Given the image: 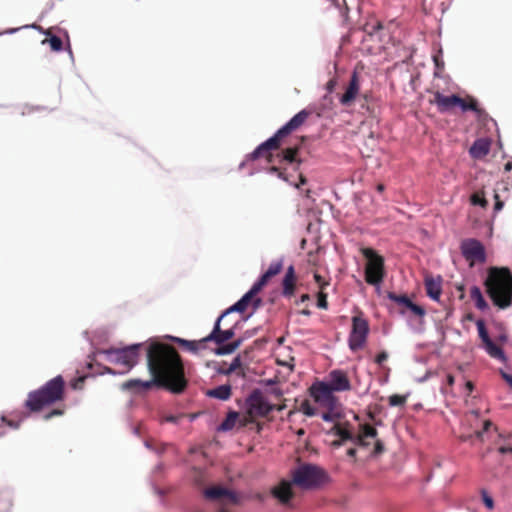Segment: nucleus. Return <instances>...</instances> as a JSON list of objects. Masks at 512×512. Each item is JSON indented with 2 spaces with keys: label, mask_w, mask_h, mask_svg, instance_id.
Segmentation results:
<instances>
[{
  "label": "nucleus",
  "mask_w": 512,
  "mask_h": 512,
  "mask_svg": "<svg viewBox=\"0 0 512 512\" xmlns=\"http://www.w3.org/2000/svg\"><path fill=\"white\" fill-rule=\"evenodd\" d=\"M175 341L179 345H181L182 347H184L185 349H187L188 351L193 352V353H196V352H198L199 349L203 348L204 343L206 342V341H204V338L201 339L200 341H190V340H185V339H181V338H175Z\"/></svg>",
  "instance_id": "31"
},
{
  "label": "nucleus",
  "mask_w": 512,
  "mask_h": 512,
  "mask_svg": "<svg viewBox=\"0 0 512 512\" xmlns=\"http://www.w3.org/2000/svg\"><path fill=\"white\" fill-rule=\"evenodd\" d=\"M476 325H477L479 336H480L481 340L483 341V343L490 341L491 339L488 335V332L486 330L484 322L482 320H479V321H477Z\"/></svg>",
  "instance_id": "39"
},
{
  "label": "nucleus",
  "mask_w": 512,
  "mask_h": 512,
  "mask_svg": "<svg viewBox=\"0 0 512 512\" xmlns=\"http://www.w3.org/2000/svg\"><path fill=\"white\" fill-rule=\"evenodd\" d=\"M446 381H447V384L449 386H452L454 384V382H455V378H454L453 375L448 374L447 377H446Z\"/></svg>",
  "instance_id": "59"
},
{
  "label": "nucleus",
  "mask_w": 512,
  "mask_h": 512,
  "mask_svg": "<svg viewBox=\"0 0 512 512\" xmlns=\"http://www.w3.org/2000/svg\"><path fill=\"white\" fill-rule=\"evenodd\" d=\"M310 299V296L309 294H303L300 298V301L301 302H305V301H308Z\"/></svg>",
  "instance_id": "64"
},
{
  "label": "nucleus",
  "mask_w": 512,
  "mask_h": 512,
  "mask_svg": "<svg viewBox=\"0 0 512 512\" xmlns=\"http://www.w3.org/2000/svg\"><path fill=\"white\" fill-rule=\"evenodd\" d=\"M332 432L339 436L340 437V440L339 441H334L333 444L335 446H340L342 444L343 441H346V440H354V437H353V434L352 432L345 426H343L342 424L340 423H336L333 428H332Z\"/></svg>",
  "instance_id": "28"
},
{
  "label": "nucleus",
  "mask_w": 512,
  "mask_h": 512,
  "mask_svg": "<svg viewBox=\"0 0 512 512\" xmlns=\"http://www.w3.org/2000/svg\"><path fill=\"white\" fill-rule=\"evenodd\" d=\"M274 408L275 405L269 403L260 390H253L246 399V414L241 425L246 426L257 418L267 417Z\"/></svg>",
  "instance_id": "6"
},
{
  "label": "nucleus",
  "mask_w": 512,
  "mask_h": 512,
  "mask_svg": "<svg viewBox=\"0 0 512 512\" xmlns=\"http://www.w3.org/2000/svg\"><path fill=\"white\" fill-rule=\"evenodd\" d=\"M231 386L226 385H220L216 388L210 389L207 391L206 395L211 398H216L219 400L226 401L231 397Z\"/></svg>",
  "instance_id": "27"
},
{
  "label": "nucleus",
  "mask_w": 512,
  "mask_h": 512,
  "mask_svg": "<svg viewBox=\"0 0 512 512\" xmlns=\"http://www.w3.org/2000/svg\"><path fill=\"white\" fill-rule=\"evenodd\" d=\"M260 291L261 289L254 284L240 300L223 312L224 315L232 312L244 313L250 307L252 308V313L255 312L262 304L261 298L258 297Z\"/></svg>",
  "instance_id": "10"
},
{
  "label": "nucleus",
  "mask_w": 512,
  "mask_h": 512,
  "mask_svg": "<svg viewBox=\"0 0 512 512\" xmlns=\"http://www.w3.org/2000/svg\"><path fill=\"white\" fill-rule=\"evenodd\" d=\"M283 269V260H277L270 264L267 271L254 284L261 290L269 282V280L278 275Z\"/></svg>",
  "instance_id": "22"
},
{
  "label": "nucleus",
  "mask_w": 512,
  "mask_h": 512,
  "mask_svg": "<svg viewBox=\"0 0 512 512\" xmlns=\"http://www.w3.org/2000/svg\"><path fill=\"white\" fill-rule=\"evenodd\" d=\"M347 455L350 456V457H354L356 455V449L355 448H350L347 450Z\"/></svg>",
  "instance_id": "60"
},
{
  "label": "nucleus",
  "mask_w": 512,
  "mask_h": 512,
  "mask_svg": "<svg viewBox=\"0 0 512 512\" xmlns=\"http://www.w3.org/2000/svg\"><path fill=\"white\" fill-rule=\"evenodd\" d=\"M147 368L156 381V386L163 387L174 394L183 393L188 386L185 367L175 347L160 342L149 344L146 349Z\"/></svg>",
  "instance_id": "1"
},
{
  "label": "nucleus",
  "mask_w": 512,
  "mask_h": 512,
  "mask_svg": "<svg viewBox=\"0 0 512 512\" xmlns=\"http://www.w3.org/2000/svg\"><path fill=\"white\" fill-rule=\"evenodd\" d=\"M144 344H132L124 348L103 349L97 352L98 355H105L106 360L112 364L122 366V373L129 372L135 367L140 359V351Z\"/></svg>",
  "instance_id": "4"
},
{
  "label": "nucleus",
  "mask_w": 512,
  "mask_h": 512,
  "mask_svg": "<svg viewBox=\"0 0 512 512\" xmlns=\"http://www.w3.org/2000/svg\"><path fill=\"white\" fill-rule=\"evenodd\" d=\"M387 297L399 306L401 313H405L406 310H409L418 317H424L426 314V311L422 306L413 303L405 294L398 295L394 292H388Z\"/></svg>",
  "instance_id": "13"
},
{
  "label": "nucleus",
  "mask_w": 512,
  "mask_h": 512,
  "mask_svg": "<svg viewBox=\"0 0 512 512\" xmlns=\"http://www.w3.org/2000/svg\"><path fill=\"white\" fill-rule=\"evenodd\" d=\"M498 452L500 454H506V453H511L512 454V446H509V445H500L498 447Z\"/></svg>",
  "instance_id": "52"
},
{
  "label": "nucleus",
  "mask_w": 512,
  "mask_h": 512,
  "mask_svg": "<svg viewBox=\"0 0 512 512\" xmlns=\"http://www.w3.org/2000/svg\"><path fill=\"white\" fill-rule=\"evenodd\" d=\"M388 359V353L386 351H382L380 352L376 358H375V362L378 364V365H382L386 360Z\"/></svg>",
  "instance_id": "46"
},
{
  "label": "nucleus",
  "mask_w": 512,
  "mask_h": 512,
  "mask_svg": "<svg viewBox=\"0 0 512 512\" xmlns=\"http://www.w3.org/2000/svg\"><path fill=\"white\" fill-rule=\"evenodd\" d=\"M468 110H471V111H474V112H479L478 103L472 97L468 98Z\"/></svg>",
  "instance_id": "47"
},
{
  "label": "nucleus",
  "mask_w": 512,
  "mask_h": 512,
  "mask_svg": "<svg viewBox=\"0 0 512 512\" xmlns=\"http://www.w3.org/2000/svg\"><path fill=\"white\" fill-rule=\"evenodd\" d=\"M482 499H483L485 506L489 510H492L494 508V501H493L492 497L489 496L486 491H482Z\"/></svg>",
  "instance_id": "43"
},
{
  "label": "nucleus",
  "mask_w": 512,
  "mask_h": 512,
  "mask_svg": "<svg viewBox=\"0 0 512 512\" xmlns=\"http://www.w3.org/2000/svg\"><path fill=\"white\" fill-rule=\"evenodd\" d=\"M322 419L326 422H331L334 419V415L331 412H325L322 414Z\"/></svg>",
  "instance_id": "58"
},
{
  "label": "nucleus",
  "mask_w": 512,
  "mask_h": 512,
  "mask_svg": "<svg viewBox=\"0 0 512 512\" xmlns=\"http://www.w3.org/2000/svg\"><path fill=\"white\" fill-rule=\"evenodd\" d=\"M282 144V141L277 137L276 134L260 144L251 154V160H257L259 158H266L270 161L271 151L277 150Z\"/></svg>",
  "instance_id": "15"
},
{
  "label": "nucleus",
  "mask_w": 512,
  "mask_h": 512,
  "mask_svg": "<svg viewBox=\"0 0 512 512\" xmlns=\"http://www.w3.org/2000/svg\"><path fill=\"white\" fill-rule=\"evenodd\" d=\"M84 380H85V377H79V378L75 379L72 382V387L74 389H81L83 387Z\"/></svg>",
  "instance_id": "50"
},
{
  "label": "nucleus",
  "mask_w": 512,
  "mask_h": 512,
  "mask_svg": "<svg viewBox=\"0 0 512 512\" xmlns=\"http://www.w3.org/2000/svg\"><path fill=\"white\" fill-rule=\"evenodd\" d=\"M241 365L242 364H241L240 357L237 356L233 359L231 364L227 367V371H220V374L230 375L233 372H237L238 375L244 376L245 373H244L243 369L241 368Z\"/></svg>",
  "instance_id": "34"
},
{
  "label": "nucleus",
  "mask_w": 512,
  "mask_h": 512,
  "mask_svg": "<svg viewBox=\"0 0 512 512\" xmlns=\"http://www.w3.org/2000/svg\"><path fill=\"white\" fill-rule=\"evenodd\" d=\"M65 396V381L58 375L37 390L31 391L25 401L30 412H40L43 408L62 401Z\"/></svg>",
  "instance_id": "3"
},
{
  "label": "nucleus",
  "mask_w": 512,
  "mask_h": 512,
  "mask_svg": "<svg viewBox=\"0 0 512 512\" xmlns=\"http://www.w3.org/2000/svg\"><path fill=\"white\" fill-rule=\"evenodd\" d=\"M295 285H296V276H295V270L294 267L291 265L288 267L285 277L282 281V294L285 297H291L294 295L295 292Z\"/></svg>",
  "instance_id": "23"
},
{
  "label": "nucleus",
  "mask_w": 512,
  "mask_h": 512,
  "mask_svg": "<svg viewBox=\"0 0 512 512\" xmlns=\"http://www.w3.org/2000/svg\"><path fill=\"white\" fill-rule=\"evenodd\" d=\"M426 294L435 301H438L441 293H442V287H441V278H434L432 276L425 277L424 281Z\"/></svg>",
  "instance_id": "21"
},
{
  "label": "nucleus",
  "mask_w": 512,
  "mask_h": 512,
  "mask_svg": "<svg viewBox=\"0 0 512 512\" xmlns=\"http://www.w3.org/2000/svg\"><path fill=\"white\" fill-rule=\"evenodd\" d=\"M292 483L303 489H313L322 485L326 479L325 471L313 464H303L291 472Z\"/></svg>",
  "instance_id": "5"
},
{
  "label": "nucleus",
  "mask_w": 512,
  "mask_h": 512,
  "mask_svg": "<svg viewBox=\"0 0 512 512\" xmlns=\"http://www.w3.org/2000/svg\"><path fill=\"white\" fill-rule=\"evenodd\" d=\"M359 92H360L359 75L357 72H353L350 77L349 83L345 89V92L339 98V102L343 106H350L356 100V97L358 96Z\"/></svg>",
  "instance_id": "14"
},
{
  "label": "nucleus",
  "mask_w": 512,
  "mask_h": 512,
  "mask_svg": "<svg viewBox=\"0 0 512 512\" xmlns=\"http://www.w3.org/2000/svg\"><path fill=\"white\" fill-rule=\"evenodd\" d=\"M376 190L379 192V193H382L384 190H385V186L383 184H378L376 186Z\"/></svg>",
  "instance_id": "63"
},
{
  "label": "nucleus",
  "mask_w": 512,
  "mask_h": 512,
  "mask_svg": "<svg viewBox=\"0 0 512 512\" xmlns=\"http://www.w3.org/2000/svg\"><path fill=\"white\" fill-rule=\"evenodd\" d=\"M460 250L469 263L470 267L476 264H483L486 262V250L484 245L475 238H467L462 240Z\"/></svg>",
  "instance_id": "8"
},
{
  "label": "nucleus",
  "mask_w": 512,
  "mask_h": 512,
  "mask_svg": "<svg viewBox=\"0 0 512 512\" xmlns=\"http://www.w3.org/2000/svg\"><path fill=\"white\" fill-rule=\"evenodd\" d=\"M298 146L288 147L283 151V159L289 163H293L296 161V156L298 153Z\"/></svg>",
  "instance_id": "35"
},
{
  "label": "nucleus",
  "mask_w": 512,
  "mask_h": 512,
  "mask_svg": "<svg viewBox=\"0 0 512 512\" xmlns=\"http://www.w3.org/2000/svg\"><path fill=\"white\" fill-rule=\"evenodd\" d=\"M335 85H336V81H335V79H331V80H329V81L327 82V84H326V89H327V91L331 93V92L334 90Z\"/></svg>",
  "instance_id": "57"
},
{
  "label": "nucleus",
  "mask_w": 512,
  "mask_h": 512,
  "mask_svg": "<svg viewBox=\"0 0 512 512\" xmlns=\"http://www.w3.org/2000/svg\"><path fill=\"white\" fill-rule=\"evenodd\" d=\"M317 306L321 309H327L328 307L327 294L322 290L317 295Z\"/></svg>",
  "instance_id": "41"
},
{
  "label": "nucleus",
  "mask_w": 512,
  "mask_h": 512,
  "mask_svg": "<svg viewBox=\"0 0 512 512\" xmlns=\"http://www.w3.org/2000/svg\"><path fill=\"white\" fill-rule=\"evenodd\" d=\"M470 297L475 302V306L479 310L483 311V310L488 308V304L485 301V299H484V297L482 295V292H481V290H480V288L478 286H473L470 289Z\"/></svg>",
  "instance_id": "30"
},
{
  "label": "nucleus",
  "mask_w": 512,
  "mask_h": 512,
  "mask_svg": "<svg viewBox=\"0 0 512 512\" xmlns=\"http://www.w3.org/2000/svg\"><path fill=\"white\" fill-rule=\"evenodd\" d=\"M328 386L335 392L348 391L351 389L350 380L346 372L342 370H333L329 374Z\"/></svg>",
  "instance_id": "18"
},
{
  "label": "nucleus",
  "mask_w": 512,
  "mask_h": 512,
  "mask_svg": "<svg viewBox=\"0 0 512 512\" xmlns=\"http://www.w3.org/2000/svg\"><path fill=\"white\" fill-rule=\"evenodd\" d=\"M492 425L493 424H492V422L490 420L484 421L483 429L481 431L476 432L477 437L480 438L482 436V434L484 432L488 431Z\"/></svg>",
  "instance_id": "48"
},
{
  "label": "nucleus",
  "mask_w": 512,
  "mask_h": 512,
  "mask_svg": "<svg viewBox=\"0 0 512 512\" xmlns=\"http://www.w3.org/2000/svg\"><path fill=\"white\" fill-rule=\"evenodd\" d=\"M484 345L486 351L491 357L501 360L505 359L503 350L499 346H497L492 340L484 343Z\"/></svg>",
  "instance_id": "33"
},
{
  "label": "nucleus",
  "mask_w": 512,
  "mask_h": 512,
  "mask_svg": "<svg viewBox=\"0 0 512 512\" xmlns=\"http://www.w3.org/2000/svg\"><path fill=\"white\" fill-rule=\"evenodd\" d=\"M407 401V397L403 395L393 394L389 397L388 402L390 406H404Z\"/></svg>",
  "instance_id": "38"
},
{
  "label": "nucleus",
  "mask_w": 512,
  "mask_h": 512,
  "mask_svg": "<svg viewBox=\"0 0 512 512\" xmlns=\"http://www.w3.org/2000/svg\"><path fill=\"white\" fill-rule=\"evenodd\" d=\"M368 333V321L362 316H354L352 318V329L348 338L349 348L352 351L361 349L366 343Z\"/></svg>",
  "instance_id": "9"
},
{
  "label": "nucleus",
  "mask_w": 512,
  "mask_h": 512,
  "mask_svg": "<svg viewBox=\"0 0 512 512\" xmlns=\"http://www.w3.org/2000/svg\"><path fill=\"white\" fill-rule=\"evenodd\" d=\"M484 285L495 306L506 309L512 305V274L509 268H489Z\"/></svg>",
  "instance_id": "2"
},
{
  "label": "nucleus",
  "mask_w": 512,
  "mask_h": 512,
  "mask_svg": "<svg viewBox=\"0 0 512 512\" xmlns=\"http://www.w3.org/2000/svg\"><path fill=\"white\" fill-rule=\"evenodd\" d=\"M460 103H457V107H460L462 111H468V99L460 97Z\"/></svg>",
  "instance_id": "56"
},
{
  "label": "nucleus",
  "mask_w": 512,
  "mask_h": 512,
  "mask_svg": "<svg viewBox=\"0 0 512 512\" xmlns=\"http://www.w3.org/2000/svg\"><path fill=\"white\" fill-rule=\"evenodd\" d=\"M384 451L383 443L380 440H377L374 447V454H380Z\"/></svg>",
  "instance_id": "54"
},
{
  "label": "nucleus",
  "mask_w": 512,
  "mask_h": 512,
  "mask_svg": "<svg viewBox=\"0 0 512 512\" xmlns=\"http://www.w3.org/2000/svg\"><path fill=\"white\" fill-rule=\"evenodd\" d=\"M299 411L309 417H312L316 414V409L310 404L308 400H304L300 404Z\"/></svg>",
  "instance_id": "37"
},
{
  "label": "nucleus",
  "mask_w": 512,
  "mask_h": 512,
  "mask_svg": "<svg viewBox=\"0 0 512 512\" xmlns=\"http://www.w3.org/2000/svg\"><path fill=\"white\" fill-rule=\"evenodd\" d=\"M504 170H505L506 172H508V171L512 170V162H510V161H509V162H507V163L505 164V166H504Z\"/></svg>",
  "instance_id": "61"
},
{
  "label": "nucleus",
  "mask_w": 512,
  "mask_h": 512,
  "mask_svg": "<svg viewBox=\"0 0 512 512\" xmlns=\"http://www.w3.org/2000/svg\"><path fill=\"white\" fill-rule=\"evenodd\" d=\"M1 420L4 423H6L9 427H11L12 429H18L21 424V420H17V421L8 420L5 416H2Z\"/></svg>",
  "instance_id": "44"
},
{
  "label": "nucleus",
  "mask_w": 512,
  "mask_h": 512,
  "mask_svg": "<svg viewBox=\"0 0 512 512\" xmlns=\"http://www.w3.org/2000/svg\"><path fill=\"white\" fill-rule=\"evenodd\" d=\"M376 436H377V430L369 424H364L361 426V431H360L359 435L357 436V438L355 439V442L359 446L366 447V446L370 445V442H368L367 439L375 438Z\"/></svg>",
  "instance_id": "25"
},
{
  "label": "nucleus",
  "mask_w": 512,
  "mask_h": 512,
  "mask_svg": "<svg viewBox=\"0 0 512 512\" xmlns=\"http://www.w3.org/2000/svg\"><path fill=\"white\" fill-rule=\"evenodd\" d=\"M286 408V405L285 404H279V405H275V408L274 410H277V411H282Z\"/></svg>",
  "instance_id": "62"
},
{
  "label": "nucleus",
  "mask_w": 512,
  "mask_h": 512,
  "mask_svg": "<svg viewBox=\"0 0 512 512\" xmlns=\"http://www.w3.org/2000/svg\"><path fill=\"white\" fill-rule=\"evenodd\" d=\"M292 482L282 480L272 489V495L282 504H287L293 498Z\"/></svg>",
  "instance_id": "20"
},
{
  "label": "nucleus",
  "mask_w": 512,
  "mask_h": 512,
  "mask_svg": "<svg viewBox=\"0 0 512 512\" xmlns=\"http://www.w3.org/2000/svg\"><path fill=\"white\" fill-rule=\"evenodd\" d=\"M310 395L314 401L321 406L333 410L337 403V398L333 394V390L325 382L314 383L310 387Z\"/></svg>",
  "instance_id": "11"
},
{
  "label": "nucleus",
  "mask_w": 512,
  "mask_h": 512,
  "mask_svg": "<svg viewBox=\"0 0 512 512\" xmlns=\"http://www.w3.org/2000/svg\"><path fill=\"white\" fill-rule=\"evenodd\" d=\"M460 97L458 95H450L445 96L439 91L433 93V99L430 100L431 104L437 106V109L440 113H445L451 111L453 108L457 107V103H460Z\"/></svg>",
  "instance_id": "16"
},
{
  "label": "nucleus",
  "mask_w": 512,
  "mask_h": 512,
  "mask_svg": "<svg viewBox=\"0 0 512 512\" xmlns=\"http://www.w3.org/2000/svg\"><path fill=\"white\" fill-rule=\"evenodd\" d=\"M64 413V411L62 409H53L51 412L47 413L44 418L46 420H49L51 419L52 417L54 416H60Z\"/></svg>",
  "instance_id": "49"
},
{
  "label": "nucleus",
  "mask_w": 512,
  "mask_h": 512,
  "mask_svg": "<svg viewBox=\"0 0 512 512\" xmlns=\"http://www.w3.org/2000/svg\"><path fill=\"white\" fill-rule=\"evenodd\" d=\"M310 114L311 112L306 109L301 110L275 134L283 143L286 137H288L293 131L299 129L306 122Z\"/></svg>",
  "instance_id": "12"
},
{
  "label": "nucleus",
  "mask_w": 512,
  "mask_h": 512,
  "mask_svg": "<svg viewBox=\"0 0 512 512\" xmlns=\"http://www.w3.org/2000/svg\"><path fill=\"white\" fill-rule=\"evenodd\" d=\"M362 254L367 259L365 281L370 285H379L385 277L384 258L372 248H364Z\"/></svg>",
  "instance_id": "7"
},
{
  "label": "nucleus",
  "mask_w": 512,
  "mask_h": 512,
  "mask_svg": "<svg viewBox=\"0 0 512 512\" xmlns=\"http://www.w3.org/2000/svg\"><path fill=\"white\" fill-rule=\"evenodd\" d=\"M153 386H156V381H154L153 377L145 381L141 379H130L121 384V390L141 394L149 391Z\"/></svg>",
  "instance_id": "19"
},
{
  "label": "nucleus",
  "mask_w": 512,
  "mask_h": 512,
  "mask_svg": "<svg viewBox=\"0 0 512 512\" xmlns=\"http://www.w3.org/2000/svg\"><path fill=\"white\" fill-rule=\"evenodd\" d=\"M11 506V501L0 493V512H9Z\"/></svg>",
  "instance_id": "42"
},
{
  "label": "nucleus",
  "mask_w": 512,
  "mask_h": 512,
  "mask_svg": "<svg viewBox=\"0 0 512 512\" xmlns=\"http://www.w3.org/2000/svg\"><path fill=\"white\" fill-rule=\"evenodd\" d=\"M382 28H383V25L379 21H377L375 24L366 26V29L369 34H373V33L377 32L378 30H381Z\"/></svg>",
  "instance_id": "45"
},
{
  "label": "nucleus",
  "mask_w": 512,
  "mask_h": 512,
  "mask_svg": "<svg viewBox=\"0 0 512 512\" xmlns=\"http://www.w3.org/2000/svg\"><path fill=\"white\" fill-rule=\"evenodd\" d=\"M494 198H495L494 210L496 212H498L503 208L504 203L500 200L499 195L497 193L495 194Z\"/></svg>",
  "instance_id": "51"
},
{
  "label": "nucleus",
  "mask_w": 512,
  "mask_h": 512,
  "mask_svg": "<svg viewBox=\"0 0 512 512\" xmlns=\"http://www.w3.org/2000/svg\"><path fill=\"white\" fill-rule=\"evenodd\" d=\"M225 316L226 315H224V313H222L218 317L212 332L208 336L204 337V341H213L217 345H221L234 337L235 333L232 328L227 329V330H221V328H220V322Z\"/></svg>",
  "instance_id": "17"
},
{
  "label": "nucleus",
  "mask_w": 512,
  "mask_h": 512,
  "mask_svg": "<svg viewBox=\"0 0 512 512\" xmlns=\"http://www.w3.org/2000/svg\"><path fill=\"white\" fill-rule=\"evenodd\" d=\"M204 496H205V498H207L209 500H217L222 497H228L233 502H236V498H235V495L233 492L229 491L226 488L219 487V486H214V487L205 489Z\"/></svg>",
  "instance_id": "24"
},
{
  "label": "nucleus",
  "mask_w": 512,
  "mask_h": 512,
  "mask_svg": "<svg viewBox=\"0 0 512 512\" xmlns=\"http://www.w3.org/2000/svg\"><path fill=\"white\" fill-rule=\"evenodd\" d=\"M500 374H501L502 378L509 384V386L512 389V374H508V373L504 372L503 370L500 371Z\"/></svg>",
  "instance_id": "53"
},
{
  "label": "nucleus",
  "mask_w": 512,
  "mask_h": 512,
  "mask_svg": "<svg viewBox=\"0 0 512 512\" xmlns=\"http://www.w3.org/2000/svg\"><path fill=\"white\" fill-rule=\"evenodd\" d=\"M489 152V144L484 140H477L470 148V154L474 158H480L487 155Z\"/></svg>",
  "instance_id": "29"
},
{
  "label": "nucleus",
  "mask_w": 512,
  "mask_h": 512,
  "mask_svg": "<svg viewBox=\"0 0 512 512\" xmlns=\"http://www.w3.org/2000/svg\"><path fill=\"white\" fill-rule=\"evenodd\" d=\"M48 41L51 49L53 51H60L62 49V40L58 36H52L48 40H44L43 42Z\"/></svg>",
  "instance_id": "40"
},
{
  "label": "nucleus",
  "mask_w": 512,
  "mask_h": 512,
  "mask_svg": "<svg viewBox=\"0 0 512 512\" xmlns=\"http://www.w3.org/2000/svg\"><path fill=\"white\" fill-rule=\"evenodd\" d=\"M242 343V340L241 339H238V340H235L231 343H228V344H221L219 345V347L216 349V354L218 355H227V354H231L233 353L235 350H237L240 345Z\"/></svg>",
  "instance_id": "32"
},
{
  "label": "nucleus",
  "mask_w": 512,
  "mask_h": 512,
  "mask_svg": "<svg viewBox=\"0 0 512 512\" xmlns=\"http://www.w3.org/2000/svg\"><path fill=\"white\" fill-rule=\"evenodd\" d=\"M243 416L240 417V414L236 411H230L224 421L220 424L219 429L222 431H229L232 430L237 423L240 427H243L241 423L243 422Z\"/></svg>",
  "instance_id": "26"
},
{
  "label": "nucleus",
  "mask_w": 512,
  "mask_h": 512,
  "mask_svg": "<svg viewBox=\"0 0 512 512\" xmlns=\"http://www.w3.org/2000/svg\"><path fill=\"white\" fill-rule=\"evenodd\" d=\"M314 279L321 289H323L324 286L328 284L319 274H314Z\"/></svg>",
  "instance_id": "55"
},
{
  "label": "nucleus",
  "mask_w": 512,
  "mask_h": 512,
  "mask_svg": "<svg viewBox=\"0 0 512 512\" xmlns=\"http://www.w3.org/2000/svg\"><path fill=\"white\" fill-rule=\"evenodd\" d=\"M471 202L473 205H479L485 208L488 205V201L485 199L483 192H476L471 196Z\"/></svg>",
  "instance_id": "36"
}]
</instances>
